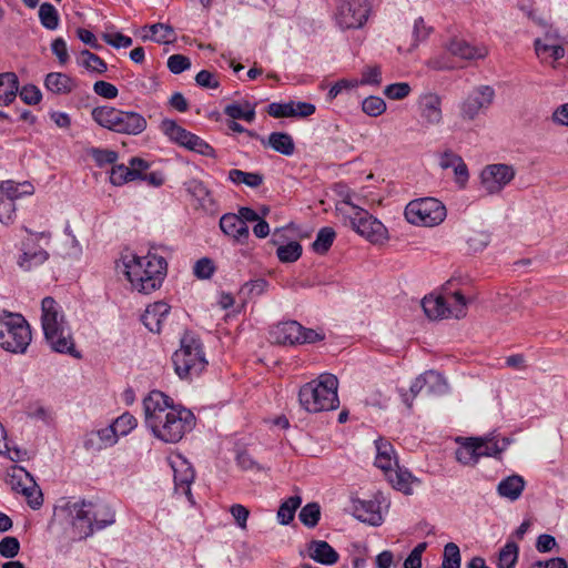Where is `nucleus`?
Returning <instances> with one entry per match:
<instances>
[{
	"mask_svg": "<svg viewBox=\"0 0 568 568\" xmlns=\"http://www.w3.org/2000/svg\"><path fill=\"white\" fill-rule=\"evenodd\" d=\"M474 440L476 442V445L478 447V454H479V457H497L498 455L501 454V452L505 450L506 448V440L503 439L504 442V445L503 446H499V443L498 440H496L495 438H488V437H485V438H475L474 437Z\"/></svg>",
	"mask_w": 568,
	"mask_h": 568,
	"instance_id": "40",
	"label": "nucleus"
},
{
	"mask_svg": "<svg viewBox=\"0 0 568 568\" xmlns=\"http://www.w3.org/2000/svg\"><path fill=\"white\" fill-rule=\"evenodd\" d=\"M220 229L237 244H246L250 239V230L246 223L237 214L225 213L220 219Z\"/></svg>",
	"mask_w": 568,
	"mask_h": 568,
	"instance_id": "17",
	"label": "nucleus"
},
{
	"mask_svg": "<svg viewBox=\"0 0 568 568\" xmlns=\"http://www.w3.org/2000/svg\"><path fill=\"white\" fill-rule=\"evenodd\" d=\"M447 301L444 296H426L422 301V307L430 320L455 317L460 318L466 314V298L460 292H455Z\"/></svg>",
	"mask_w": 568,
	"mask_h": 568,
	"instance_id": "11",
	"label": "nucleus"
},
{
	"mask_svg": "<svg viewBox=\"0 0 568 568\" xmlns=\"http://www.w3.org/2000/svg\"><path fill=\"white\" fill-rule=\"evenodd\" d=\"M385 476L389 484L397 490L408 495L412 491L410 479L412 474L408 470H403L397 466L396 469L390 468L389 471L385 473Z\"/></svg>",
	"mask_w": 568,
	"mask_h": 568,
	"instance_id": "34",
	"label": "nucleus"
},
{
	"mask_svg": "<svg viewBox=\"0 0 568 568\" xmlns=\"http://www.w3.org/2000/svg\"><path fill=\"white\" fill-rule=\"evenodd\" d=\"M367 17L368 9L359 0H342L337 6L335 21L342 30L358 29L364 26Z\"/></svg>",
	"mask_w": 568,
	"mask_h": 568,
	"instance_id": "13",
	"label": "nucleus"
},
{
	"mask_svg": "<svg viewBox=\"0 0 568 568\" xmlns=\"http://www.w3.org/2000/svg\"><path fill=\"white\" fill-rule=\"evenodd\" d=\"M20 550V542L16 537L7 536L0 541V555L4 558H14Z\"/></svg>",
	"mask_w": 568,
	"mask_h": 568,
	"instance_id": "60",
	"label": "nucleus"
},
{
	"mask_svg": "<svg viewBox=\"0 0 568 568\" xmlns=\"http://www.w3.org/2000/svg\"><path fill=\"white\" fill-rule=\"evenodd\" d=\"M224 114L232 120H243L251 123L255 120V105L247 101L244 104L231 103L224 108Z\"/></svg>",
	"mask_w": 568,
	"mask_h": 568,
	"instance_id": "33",
	"label": "nucleus"
},
{
	"mask_svg": "<svg viewBox=\"0 0 568 568\" xmlns=\"http://www.w3.org/2000/svg\"><path fill=\"white\" fill-rule=\"evenodd\" d=\"M195 478V473L189 464H183L182 469L174 468L175 490L185 495L189 501L193 503L191 484Z\"/></svg>",
	"mask_w": 568,
	"mask_h": 568,
	"instance_id": "27",
	"label": "nucleus"
},
{
	"mask_svg": "<svg viewBox=\"0 0 568 568\" xmlns=\"http://www.w3.org/2000/svg\"><path fill=\"white\" fill-rule=\"evenodd\" d=\"M301 523L308 527L314 528L321 519V507L316 503H310L305 505L300 511Z\"/></svg>",
	"mask_w": 568,
	"mask_h": 568,
	"instance_id": "47",
	"label": "nucleus"
},
{
	"mask_svg": "<svg viewBox=\"0 0 568 568\" xmlns=\"http://www.w3.org/2000/svg\"><path fill=\"white\" fill-rule=\"evenodd\" d=\"M0 192L7 196V200L14 202L24 195H32L34 186L29 181L17 183L13 180H7L0 182Z\"/></svg>",
	"mask_w": 568,
	"mask_h": 568,
	"instance_id": "31",
	"label": "nucleus"
},
{
	"mask_svg": "<svg viewBox=\"0 0 568 568\" xmlns=\"http://www.w3.org/2000/svg\"><path fill=\"white\" fill-rule=\"evenodd\" d=\"M19 95L21 100L29 105L38 104L41 101L42 94L38 87L33 84L23 85L21 90H19Z\"/></svg>",
	"mask_w": 568,
	"mask_h": 568,
	"instance_id": "62",
	"label": "nucleus"
},
{
	"mask_svg": "<svg viewBox=\"0 0 568 568\" xmlns=\"http://www.w3.org/2000/svg\"><path fill=\"white\" fill-rule=\"evenodd\" d=\"M361 84L379 85L382 83V70L378 65H367L362 71Z\"/></svg>",
	"mask_w": 568,
	"mask_h": 568,
	"instance_id": "64",
	"label": "nucleus"
},
{
	"mask_svg": "<svg viewBox=\"0 0 568 568\" xmlns=\"http://www.w3.org/2000/svg\"><path fill=\"white\" fill-rule=\"evenodd\" d=\"M302 504L300 496H291L284 500L277 510V520L281 525H288L293 521L295 511Z\"/></svg>",
	"mask_w": 568,
	"mask_h": 568,
	"instance_id": "38",
	"label": "nucleus"
},
{
	"mask_svg": "<svg viewBox=\"0 0 568 568\" xmlns=\"http://www.w3.org/2000/svg\"><path fill=\"white\" fill-rule=\"evenodd\" d=\"M307 552L313 560L325 566L335 565L339 559L338 552L325 540L310 541Z\"/></svg>",
	"mask_w": 568,
	"mask_h": 568,
	"instance_id": "22",
	"label": "nucleus"
},
{
	"mask_svg": "<svg viewBox=\"0 0 568 568\" xmlns=\"http://www.w3.org/2000/svg\"><path fill=\"white\" fill-rule=\"evenodd\" d=\"M445 205L435 197H422L410 201L405 207L406 220L414 225L435 226L446 217Z\"/></svg>",
	"mask_w": 568,
	"mask_h": 568,
	"instance_id": "10",
	"label": "nucleus"
},
{
	"mask_svg": "<svg viewBox=\"0 0 568 568\" xmlns=\"http://www.w3.org/2000/svg\"><path fill=\"white\" fill-rule=\"evenodd\" d=\"M338 379L335 375L321 374L317 379L304 384L298 392L301 406L307 413L336 409L339 405L337 395Z\"/></svg>",
	"mask_w": 568,
	"mask_h": 568,
	"instance_id": "5",
	"label": "nucleus"
},
{
	"mask_svg": "<svg viewBox=\"0 0 568 568\" xmlns=\"http://www.w3.org/2000/svg\"><path fill=\"white\" fill-rule=\"evenodd\" d=\"M515 169L509 164L496 163L484 168L480 180L484 189L489 194L500 192L515 178Z\"/></svg>",
	"mask_w": 568,
	"mask_h": 568,
	"instance_id": "14",
	"label": "nucleus"
},
{
	"mask_svg": "<svg viewBox=\"0 0 568 568\" xmlns=\"http://www.w3.org/2000/svg\"><path fill=\"white\" fill-rule=\"evenodd\" d=\"M144 419L152 434L164 443L175 444L195 426L194 414L161 390H152L143 400Z\"/></svg>",
	"mask_w": 568,
	"mask_h": 568,
	"instance_id": "1",
	"label": "nucleus"
},
{
	"mask_svg": "<svg viewBox=\"0 0 568 568\" xmlns=\"http://www.w3.org/2000/svg\"><path fill=\"white\" fill-rule=\"evenodd\" d=\"M41 324L44 337L57 353L80 357L75 351L71 328L64 320L61 306L53 297L47 296L41 302Z\"/></svg>",
	"mask_w": 568,
	"mask_h": 568,
	"instance_id": "3",
	"label": "nucleus"
},
{
	"mask_svg": "<svg viewBox=\"0 0 568 568\" xmlns=\"http://www.w3.org/2000/svg\"><path fill=\"white\" fill-rule=\"evenodd\" d=\"M123 264L126 278L139 293L150 294L156 291L166 275L165 258L151 252L145 256L125 257Z\"/></svg>",
	"mask_w": 568,
	"mask_h": 568,
	"instance_id": "2",
	"label": "nucleus"
},
{
	"mask_svg": "<svg viewBox=\"0 0 568 568\" xmlns=\"http://www.w3.org/2000/svg\"><path fill=\"white\" fill-rule=\"evenodd\" d=\"M460 446L455 452L456 459L463 465H475L479 460L478 447L474 437L466 438L462 442V438L457 439Z\"/></svg>",
	"mask_w": 568,
	"mask_h": 568,
	"instance_id": "32",
	"label": "nucleus"
},
{
	"mask_svg": "<svg viewBox=\"0 0 568 568\" xmlns=\"http://www.w3.org/2000/svg\"><path fill=\"white\" fill-rule=\"evenodd\" d=\"M45 88L55 94H68L77 87L75 80L65 73L51 72L44 80Z\"/></svg>",
	"mask_w": 568,
	"mask_h": 568,
	"instance_id": "23",
	"label": "nucleus"
},
{
	"mask_svg": "<svg viewBox=\"0 0 568 568\" xmlns=\"http://www.w3.org/2000/svg\"><path fill=\"white\" fill-rule=\"evenodd\" d=\"M91 116L100 126L120 134L138 135L148 126L142 114L110 105L93 108Z\"/></svg>",
	"mask_w": 568,
	"mask_h": 568,
	"instance_id": "7",
	"label": "nucleus"
},
{
	"mask_svg": "<svg viewBox=\"0 0 568 568\" xmlns=\"http://www.w3.org/2000/svg\"><path fill=\"white\" fill-rule=\"evenodd\" d=\"M342 204L348 205L353 209L354 212L349 215V222L352 229L357 234L365 237L373 244L383 243L388 239V231L386 226L368 211L355 205L352 202L349 194L343 199Z\"/></svg>",
	"mask_w": 568,
	"mask_h": 568,
	"instance_id": "9",
	"label": "nucleus"
},
{
	"mask_svg": "<svg viewBox=\"0 0 568 568\" xmlns=\"http://www.w3.org/2000/svg\"><path fill=\"white\" fill-rule=\"evenodd\" d=\"M215 272L214 262L209 257H202L195 262L193 266V274L200 280H209Z\"/></svg>",
	"mask_w": 568,
	"mask_h": 568,
	"instance_id": "55",
	"label": "nucleus"
},
{
	"mask_svg": "<svg viewBox=\"0 0 568 568\" xmlns=\"http://www.w3.org/2000/svg\"><path fill=\"white\" fill-rule=\"evenodd\" d=\"M136 418L130 413H124L119 416L113 422V424L109 425V427L114 429L115 436L119 438V435H128L132 429L136 427Z\"/></svg>",
	"mask_w": 568,
	"mask_h": 568,
	"instance_id": "48",
	"label": "nucleus"
},
{
	"mask_svg": "<svg viewBox=\"0 0 568 568\" xmlns=\"http://www.w3.org/2000/svg\"><path fill=\"white\" fill-rule=\"evenodd\" d=\"M362 110L368 116H379L386 111L385 101L376 95H369L362 102Z\"/></svg>",
	"mask_w": 568,
	"mask_h": 568,
	"instance_id": "50",
	"label": "nucleus"
},
{
	"mask_svg": "<svg viewBox=\"0 0 568 568\" xmlns=\"http://www.w3.org/2000/svg\"><path fill=\"white\" fill-rule=\"evenodd\" d=\"M354 514L357 519L363 523H367L372 526H381L383 517L381 514V505L377 499L371 500H355L354 501Z\"/></svg>",
	"mask_w": 568,
	"mask_h": 568,
	"instance_id": "20",
	"label": "nucleus"
},
{
	"mask_svg": "<svg viewBox=\"0 0 568 568\" xmlns=\"http://www.w3.org/2000/svg\"><path fill=\"white\" fill-rule=\"evenodd\" d=\"M336 233L334 229L329 226L322 227L316 235L315 241L312 244L313 251L317 254H325L331 248Z\"/></svg>",
	"mask_w": 568,
	"mask_h": 568,
	"instance_id": "41",
	"label": "nucleus"
},
{
	"mask_svg": "<svg viewBox=\"0 0 568 568\" xmlns=\"http://www.w3.org/2000/svg\"><path fill=\"white\" fill-rule=\"evenodd\" d=\"M30 481L32 483V486L23 487L22 494L26 496L27 503L32 509H39L43 504V495L33 481L32 477H30Z\"/></svg>",
	"mask_w": 568,
	"mask_h": 568,
	"instance_id": "56",
	"label": "nucleus"
},
{
	"mask_svg": "<svg viewBox=\"0 0 568 568\" xmlns=\"http://www.w3.org/2000/svg\"><path fill=\"white\" fill-rule=\"evenodd\" d=\"M89 154L100 168L113 164L118 160V152L108 149L91 148Z\"/></svg>",
	"mask_w": 568,
	"mask_h": 568,
	"instance_id": "54",
	"label": "nucleus"
},
{
	"mask_svg": "<svg viewBox=\"0 0 568 568\" xmlns=\"http://www.w3.org/2000/svg\"><path fill=\"white\" fill-rule=\"evenodd\" d=\"M448 51L465 60L481 59L486 55L485 49L473 47L463 39H453L448 44Z\"/></svg>",
	"mask_w": 568,
	"mask_h": 568,
	"instance_id": "29",
	"label": "nucleus"
},
{
	"mask_svg": "<svg viewBox=\"0 0 568 568\" xmlns=\"http://www.w3.org/2000/svg\"><path fill=\"white\" fill-rule=\"evenodd\" d=\"M376 457L375 466L384 471H389L393 466H397V462L394 458V447L389 442L377 439L375 440Z\"/></svg>",
	"mask_w": 568,
	"mask_h": 568,
	"instance_id": "26",
	"label": "nucleus"
},
{
	"mask_svg": "<svg viewBox=\"0 0 568 568\" xmlns=\"http://www.w3.org/2000/svg\"><path fill=\"white\" fill-rule=\"evenodd\" d=\"M302 252V245L296 241H292L285 245L278 246L276 255L282 263H293L301 257Z\"/></svg>",
	"mask_w": 568,
	"mask_h": 568,
	"instance_id": "44",
	"label": "nucleus"
},
{
	"mask_svg": "<svg viewBox=\"0 0 568 568\" xmlns=\"http://www.w3.org/2000/svg\"><path fill=\"white\" fill-rule=\"evenodd\" d=\"M412 91L407 82H396L384 89V94L390 100H403L409 95Z\"/></svg>",
	"mask_w": 568,
	"mask_h": 568,
	"instance_id": "57",
	"label": "nucleus"
},
{
	"mask_svg": "<svg viewBox=\"0 0 568 568\" xmlns=\"http://www.w3.org/2000/svg\"><path fill=\"white\" fill-rule=\"evenodd\" d=\"M118 437L114 429L106 426L97 430H91L83 436V448L88 452H101L116 444Z\"/></svg>",
	"mask_w": 568,
	"mask_h": 568,
	"instance_id": "18",
	"label": "nucleus"
},
{
	"mask_svg": "<svg viewBox=\"0 0 568 568\" xmlns=\"http://www.w3.org/2000/svg\"><path fill=\"white\" fill-rule=\"evenodd\" d=\"M187 191L197 199L201 206L206 211H213L215 202L211 192L202 181L193 180L189 183Z\"/></svg>",
	"mask_w": 568,
	"mask_h": 568,
	"instance_id": "35",
	"label": "nucleus"
},
{
	"mask_svg": "<svg viewBox=\"0 0 568 568\" xmlns=\"http://www.w3.org/2000/svg\"><path fill=\"white\" fill-rule=\"evenodd\" d=\"M138 180L136 170H130L124 164L113 165L110 172V182L115 186H121L128 182Z\"/></svg>",
	"mask_w": 568,
	"mask_h": 568,
	"instance_id": "42",
	"label": "nucleus"
},
{
	"mask_svg": "<svg viewBox=\"0 0 568 568\" xmlns=\"http://www.w3.org/2000/svg\"><path fill=\"white\" fill-rule=\"evenodd\" d=\"M267 113L276 119L294 116L292 101L287 103L273 102L267 106Z\"/></svg>",
	"mask_w": 568,
	"mask_h": 568,
	"instance_id": "63",
	"label": "nucleus"
},
{
	"mask_svg": "<svg viewBox=\"0 0 568 568\" xmlns=\"http://www.w3.org/2000/svg\"><path fill=\"white\" fill-rule=\"evenodd\" d=\"M151 36L144 38L151 39L158 43H166L171 40L174 34V30L171 26L164 23H154L149 27Z\"/></svg>",
	"mask_w": 568,
	"mask_h": 568,
	"instance_id": "53",
	"label": "nucleus"
},
{
	"mask_svg": "<svg viewBox=\"0 0 568 568\" xmlns=\"http://www.w3.org/2000/svg\"><path fill=\"white\" fill-rule=\"evenodd\" d=\"M301 332H303V326L298 322L286 321L274 326L271 336L277 344L295 345L298 344Z\"/></svg>",
	"mask_w": 568,
	"mask_h": 568,
	"instance_id": "21",
	"label": "nucleus"
},
{
	"mask_svg": "<svg viewBox=\"0 0 568 568\" xmlns=\"http://www.w3.org/2000/svg\"><path fill=\"white\" fill-rule=\"evenodd\" d=\"M264 146H270L274 151L291 156L295 152V144L293 138L285 132H272L267 140L265 139Z\"/></svg>",
	"mask_w": 568,
	"mask_h": 568,
	"instance_id": "28",
	"label": "nucleus"
},
{
	"mask_svg": "<svg viewBox=\"0 0 568 568\" xmlns=\"http://www.w3.org/2000/svg\"><path fill=\"white\" fill-rule=\"evenodd\" d=\"M417 110L424 128L436 126L443 122L442 98L435 92H423L417 100Z\"/></svg>",
	"mask_w": 568,
	"mask_h": 568,
	"instance_id": "15",
	"label": "nucleus"
},
{
	"mask_svg": "<svg viewBox=\"0 0 568 568\" xmlns=\"http://www.w3.org/2000/svg\"><path fill=\"white\" fill-rule=\"evenodd\" d=\"M80 55L81 65H83L87 70L99 74H102L106 71L108 67L105 61L98 54L92 53L89 50H83L81 51Z\"/></svg>",
	"mask_w": 568,
	"mask_h": 568,
	"instance_id": "45",
	"label": "nucleus"
},
{
	"mask_svg": "<svg viewBox=\"0 0 568 568\" xmlns=\"http://www.w3.org/2000/svg\"><path fill=\"white\" fill-rule=\"evenodd\" d=\"M32 339L31 327L19 313L0 314V347L14 354H24Z\"/></svg>",
	"mask_w": 568,
	"mask_h": 568,
	"instance_id": "8",
	"label": "nucleus"
},
{
	"mask_svg": "<svg viewBox=\"0 0 568 568\" xmlns=\"http://www.w3.org/2000/svg\"><path fill=\"white\" fill-rule=\"evenodd\" d=\"M174 372L181 379H192L201 375L207 366L201 338L192 332H185L180 348L172 355Z\"/></svg>",
	"mask_w": 568,
	"mask_h": 568,
	"instance_id": "6",
	"label": "nucleus"
},
{
	"mask_svg": "<svg viewBox=\"0 0 568 568\" xmlns=\"http://www.w3.org/2000/svg\"><path fill=\"white\" fill-rule=\"evenodd\" d=\"M460 550L455 542H448L444 547L442 568H460Z\"/></svg>",
	"mask_w": 568,
	"mask_h": 568,
	"instance_id": "49",
	"label": "nucleus"
},
{
	"mask_svg": "<svg viewBox=\"0 0 568 568\" xmlns=\"http://www.w3.org/2000/svg\"><path fill=\"white\" fill-rule=\"evenodd\" d=\"M426 385V393L429 395H443L448 392V384L444 376L436 371L423 373Z\"/></svg>",
	"mask_w": 568,
	"mask_h": 568,
	"instance_id": "36",
	"label": "nucleus"
},
{
	"mask_svg": "<svg viewBox=\"0 0 568 568\" xmlns=\"http://www.w3.org/2000/svg\"><path fill=\"white\" fill-rule=\"evenodd\" d=\"M168 68L174 74H180L191 68V60L183 54H172L168 59Z\"/></svg>",
	"mask_w": 568,
	"mask_h": 568,
	"instance_id": "61",
	"label": "nucleus"
},
{
	"mask_svg": "<svg viewBox=\"0 0 568 568\" xmlns=\"http://www.w3.org/2000/svg\"><path fill=\"white\" fill-rule=\"evenodd\" d=\"M19 92V79L14 72L0 73V104L9 105Z\"/></svg>",
	"mask_w": 568,
	"mask_h": 568,
	"instance_id": "25",
	"label": "nucleus"
},
{
	"mask_svg": "<svg viewBox=\"0 0 568 568\" xmlns=\"http://www.w3.org/2000/svg\"><path fill=\"white\" fill-rule=\"evenodd\" d=\"M495 99V90L490 85H478L460 103V116L464 120L471 121L480 112L489 109Z\"/></svg>",
	"mask_w": 568,
	"mask_h": 568,
	"instance_id": "12",
	"label": "nucleus"
},
{
	"mask_svg": "<svg viewBox=\"0 0 568 568\" xmlns=\"http://www.w3.org/2000/svg\"><path fill=\"white\" fill-rule=\"evenodd\" d=\"M160 129L171 142L182 148L185 146L186 141L190 139V135L192 134V132L185 130L184 128L179 125L174 120L170 119H164L160 124Z\"/></svg>",
	"mask_w": 568,
	"mask_h": 568,
	"instance_id": "30",
	"label": "nucleus"
},
{
	"mask_svg": "<svg viewBox=\"0 0 568 568\" xmlns=\"http://www.w3.org/2000/svg\"><path fill=\"white\" fill-rule=\"evenodd\" d=\"M170 305L163 301L150 304L141 317L144 326L152 333H160L162 323L170 313Z\"/></svg>",
	"mask_w": 568,
	"mask_h": 568,
	"instance_id": "19",
	"label": "nucleus"
},
{
	"mask_svg": "<svg viewBox=\"0 0 568 568\" xmlns=\"http://www.w3.org/2000/svg\"><path fill=\"white\" fill-rule=\"evenodd\" d=\"M39 19L41 24L48 30H55L60 21L58 10L49 2H43L40 6Z\"/></svg>",
	"mask_w": 568,
	"mask_h": 568,
	"instance_id": "43",
	"label": "nucleus"
},
{
	"mask_svg": "<svg viewBox=\"0 0 568 568\" xmlns=\"http://www.w3.org/2000/svg\"><path fill=\"white\" fill-rule=\"evenodd\" d=\"M519 547L514 541H507L499 550L497 568H515L518 561Z\"/></svg>",
	"mask_w": 568,
	"mask_h": 568,
	"instance_id": "37",
	"label": "nucleus"
},
{
	"mask_svg": "<svg viewBox=\"0 0 568 568\" xmlns=\"http://www.w3.org/2000/svg\"><path fill=\"white\" fill-rule=\"evenodd\" d=\"M534 45L538 57L549 55L554 60H559L565 55V49L560 44L542 43L540 39H536Z\"/></svg>",
	"mask_w": 568,
	"mask_h": 568,
	"instance_id": "51",
	"label": "nucleus"
},
{
	"mask_svg": "<svg viewBox=\"0 0 568 568\" xmlns=\"http://www.w3.org/2000/svg\"><path fill=\"white\" fill-rule=\"evenodd\" d=\"M229 180L235 184H245L250 187H258L263 183V175L257 172H244L239 169L229 171Z\"/></svg>",
	"mask_w": 568,
	"mask_h": 568,
	"instance_id": "39",
	"label": "nucleus"
},
{
	"mask_svg": "<svg viewBox=\"0 0 568 568\" xmlns=\"http://www.w3.org/2000/svg\"><path fill=\"white\" fill-rule=\"evenodd\" d=\"M102 40L106 44H109L115 49L129 48L133 43L132 38L124 36L121 32H113V33L105 32L102 34Z\"/></svg>",
	"mask_w": 568,
	"mask_h": 568,
	"instance_id": "58",
	"label": "nucleus"
},
{
	"mask_svg": "<svg viewBox=\"0 0 568 568\" xmlns=\"http://www.w3.org/2000/svg\"><path fill=\"white\" fill-rule=\"evenodd\" d=\"M427 548V542L417 544L404 561V568H422V556Z\"/></svg>",
	"mask_w": 568,
	"mask_h": 568,
	"instance_id": "59",
	"label": "nucleus"
},
{
	"mask_svg": "<svg viewBox=\"0 0 568 568\" xmlns=\"http://www.w3.org/2000/svg\"><path fill=\"white\" fill-rule=\"evenodd\" d=\"M184 149L201 154L203 156L215 158L216 153L213 146H211L201 136L192 133L190 139L186 141Z\"/></svg>",
	"mask_w": 568,
	"mask_h": 568,
	"instance_id": "46",
	"label": "nucleus"
},
{
	"mask_svg": "<svg viewBox=\"0 0 568 568\" xmlns=\"http://www.w3.org/2000/svg\"><path fill=\"white\" fill-rule=\"evenodd\" d=\"M20 251L17 264L26 272L44 264L50 256L48 251L40 247L32 237L22 240Z\"/></svg>",
	"mask_w": 568,
	"mask_h": 568,
	"instance_id": "16",
	"label": "nucleus"
},
{
	"mask_svg": "<svg viewBox=\"0 0 568 568\" xmlns=\"http://www.w3.org/2000/svg\"><path fill=\"white\" fill-rule=\"evenodd\" d=\"M525 485L526 483L521 476L510 475L498 484L497 493L499 496L515 501L521 496Z\"/></svg>",
	"mask_w": 568,
	"mask_h": 568,
	"instance_id": "24",
	"label": "nucleus"
},
{
	"mask_svg": "<svg viewBox=\"0 0 568 568\" xmlns=\"http://www.w3.org/2000/svg\"><path fill=\"white\" fill-rule=\"evenodd\" d=\"M68 508L72 517V529L80 540L115 523V513L105 503L80 500Z\"/></svg>",
	"mask_w": 568,
	"mask_h": 568,
	"instance_id": "4",
	"label": "nucleus"
},
{
	"mask_svg": "<svg viewBox=\"0 0 568 568\" xmlns=\"http://www.w3.org/2000/svg\"><path fill=\"white\" fill-rule=\"evenodd\" d=\"M426 389L425 385V378L423 374H420L418 377H416L410 387L409 390H405L404 388L399 389V395L402 397L403 403L408 407L412 408L413 406V399L423 390Z\"/></svg>",
	"mask_w": 568,
	"mask_h": 568,
	"instance_id": "52",
	"label": "nucleus"
}]
</instances>
